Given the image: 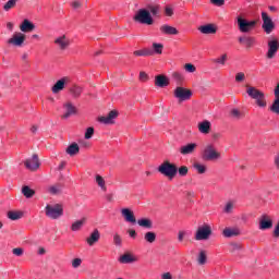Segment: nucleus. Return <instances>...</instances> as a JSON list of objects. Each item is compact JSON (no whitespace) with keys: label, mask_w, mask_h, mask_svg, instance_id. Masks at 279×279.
Here are the masks:
<instances>
[{"label":"nucleus","mask_w":279,"mask_h":279,"mask_svg":"<svg viewBox=\"0 0 279 279\" xmlns=\"http://www.w3.org/2000/svg\"><path fill=\"white\" fill-rule=\"evenodd\" d=\"M223 236L230 239L232 236H239L240 232L239 229L226 228L222 232Z\"/></svg>","instance_id":"473e14b6"},{"label":"nucleus","mask_w":279,"mask_h":279,"mask_svg":"<svg viewBox=\"0 0 279 279\" xmlns=\"http://www.w3.org/2000/svg\"><path fill=\"white\" fill-rule=\"evenodd\" d=\"M238 40L240 45H245L246 49H252V47H254V44L256 43V39L250 36H241L238 38Z\"/></svg>","instance_id":"aec40b11"},{"label":"nucleus","mask_w":279,"mask_h":279,"mask_svg":"<svg viewBox=\"0 0 279 279\" xmlns=\"http://www.w3.org/2000/svg\"><path fill=\"white\" fill-rule=\"evenodd\" d=\"M198 32L201 34H217V26L215 24H206L198 27Z\"/></svg>","instance_id":"5701e85b"},{"label":"nucleus","mask_w":279,"mask_h":279,"mask_svg":"<svg viewBox=\"0 0 279 279\" xmlns=\"http://www.w3.org/2000/svg\"><path fill=\"white\" fill-rule=\"evenodd\" d=\"M65 113L62 116V119H69V117H73V114H77V108L73 106L72 102H66L64 105Z\"/></svg>","instance_id":"4be33fe9"},{"label":"nucleus","mask_w":279,"mask_h":279,"mask_svg":"<svg viewBox=\"0 0 279 279\" xmlns=\"http://www.w3.org/2000/svg\"><path fill=\"white\" fill-rule=\"evenodd\" d=\"M221 153L215 149V146L207 145L203 151V160H219Z\"/></svg>","instance_id":"0eeeda50"},{"label":"nucleus","mask_w":279,"mask_h":279,"mask_svg":"<svg viewBox=\"0 0 279 279\" xmlns=\"http://www.w3.org/2000/svg\"><path fill=\"white\" fill-rule=\"evenodd\" d=\"M65 84H69V77H62L61 80L57 81V83L51 88L52 93L58 95L60 90H64Z\"/></svg>","instance_id":"f3484780"},{"label":"nucleus","mask_w":279,"mask_h":279,"mask_svg":"<svg viewBox=\"0 0 279 279\" xmlns=\"http://www.w3.org/2000/svg\"><path fill=\"white\" fill-rule=\"evenodd\" d=\"M230 114L233 119H241L243 117V113L239 109H232Z\"/></svg>","instance_id":"de8ad7c7"},{"label":"nucleus","mask_w":279,"mask_h":279,"mask_svg":"<svg viewBox=\"0 0 279 279\" xmlns=\"http://www.w3.org/2000/svg\"><path fill=\"white\" fill-rule=\"evenodd\" d=\"M274 228V220L267 215L262 216L259 220V230H271Z\"/></svg>","instance_id":"4468645a"},{"label":"nucleus","mask_w":279,"mask_h":279,"mask_svg":"<svg viewBox=\"0 0 279 279\" xmlns=\"http://www.w3.org/2000/svg\"><path fill=\"white\" fill-rule=\"evenodd\" d=\"M12 252H13L14 256H21L23 254V248L16 247V248H13Z\"/></svg>","instance_id":"052dcab7"},{"label":"nucleus","mask_w":279,"mask_h":279,"mask_svg":"<svg viewBox=\"0 0 279 279\" xmlns=\"http://www.w3.org/2000/svg\"><path fill=\"white\" fill-rule=\"evenodd\" d=\"M173 96L175 97V99H179V101H189V99L193 97V92L189 88L178 86L173 90Z\"/></svg>","instance_id":"423d86ee"},{"label":"nucleus","mask_w":279,"mask_h":279,"mask_svg":"<svg viewBox=\"0 0 279 279\" xmlns=\"http://www.w3.org/2000/svg\"><path fill=\"white\" fill-rule=\"evenodd\" d=\"M144 240L147 243H155L156 242V234L154 233V231H148L144 234Z\"/></svg>","instance_id":"c9c22d12"},{"label":"nucleus","mask_w":279,"mask_h":279,"mask_svg":"<svg viewBox=\"0 0 279 279\" xmlns=\"http://www.w3.org/2000/svg\"><path fill=\"white\" fill-rule=\"evenodd\" d=\"M238 21V29L241 32V34H250L254 27H256V20L247 21L243 19V16L239 15L236 17Z\"/></svg>","instance_id":"20e7f679"},{"label":"nucleus","mask_w":279,"mask_h":279,"mask_svg":"<svg viewBox=\"0 0 279 279\" xmlns=\"http://www.w3.org/2000/svg\"><path fill=\"white\" fill-rule=\"evenodd\" d=\"M275 167L279 170V153L275 156Z\"/></svg>","instance_id":"0e129e2a"},{"label":"nucleus","mask_w":279,"mask_h":279,"mask_svg":"<svg viewBox=\"0 0 279 279\" xmlns=\"http://www.w3.org/2000/svg\"><path fill=\"white\" fill-rule=\"evenodd\" d=\"M99 239H101V233H99L98 229H95L90 235L86 239V243L93 247V245H95V243L99 242Z\"/></svg>","instance_id":"6ab92c4d"},{"label":"nucleus","mask_w":279,"mask_h":279,"mask_svg":"<svg viewBox=\"0 0 279 279\" xmlns=\"http://www.w3.org/2000/svg\"><path fill=\"white\" fill-rule=\"evenodd\" d=\"M133 53L134 56H144V57L154 56V51L149 49L135 50Z\"/></svg>","instance_id":"58836bf2"},{"label":"nucleus","mask_w":279,"mask_h":279,"mask_svg":"<svg viewBox=\"0 0 279 279\" xmlns=\"http://www.w3.org/2000/svg\"><path fill=\"white\" fill-rule=\"evenodd\" d=\"M158 172L161 173V175H165V178L173 180V178L178 175V166H175V163H171L170 161H163L158 167Z\"/></svg>","instance_id":"f03ea898"},{"label":"nucleus","mask_w":279,"mask_h":279,"mask_svg":"<svg viewBox=\"0 0 279 279\" xmlns=\"http://www.w3.org/2000/svg\"><path fill=\"white\" fill-rule=\"evenodd\" d=\"M197 260H198V265H206V260H207L206 251H201L199 252Z\"/></svg>","instance_id":"49530a36"},{"label":"nucleus","mask_w":279,"mask_h":279,"mask_svg":"<svg viewBox=\"0 0 279 279\" xmlns=\"http://www.w3.org/2000/svg\"><path fill=\"white\" fill-rule=\"evenodd\" d=\"M26 169L28 171H36L40 167V160L38 159V155H33L32 158L26 159L24 162Z\"/></svg>","instance_id":"f8f14e48"},{"label":"nucleus","mask_w":279,"mask_h":279,"mask_svg":"<svg viewBox=\"0 0 279 279\" xmlns=\"http://www.w3.org/2000/svg\"><path fill=\"white\" fill-rule=\"evenodd\" d=\"M177 173H179V175L181 178H186V175H189V167L186 166H182L178 169Z\"/></svg>","instance_id":"c03bdc74"},{"label":"nucleus","mask_w":279,"mask_h":279,"mask_svg":"<svg viewBox=\"0 0 279 279\" xmlns=\"http://www.w3.org/2000/svg\"><path fill=\"white\" fill-rule=\"evenodd\" d=\"M119 262L122 263L123 265H128L130 263H136V258H134L132 254L126 253L119 258Z\"/></svg>","instance_id":"c85d7f7f"},{"label":"nucleus","mask_w":279,"mask_h":279,"mask_svg":"<svg viewBox=\"0 0 279 279\" xmlns=\"http://www.w3.org/2000/svg\"><path fill=\"white\" fill-rule=\"evenodd\" d=\"M197 149V144L190 143L186 145H183L180 147L179 151L182 156H189L190 154H193Z\"/></svg>","instance_id":"a211bd4d"},{"label":"nucleus","mask_w":279,"mask_h":279,"mask_svg":"<svg viewBox=\"0 0 279 279\" xmlns=\"http://www.w3.org/2000/svg\"><path fill=\"white\" fill-rule=\"evenodd\" d=\"M262 28L267 34H271V32L276 29V24L274 23V20L270 19L269 14H267V12H262Z\"/></svg>","instance_id":"1a4fd4ad"},{"label":"nucleus","mask_w":279,"mask_h":279,"mask_svg":"<svg viewBox=\"0 0 279 279\" xmlns=\"http://www.w3.org/2000/svg\"><path fill=\"white\" fill-rule=\"evenodd\" d=\"M54 44L58 45L59 49H61V51H65V49H69V46L71 45V40L69 38H66L65 35L58 37L54 40Z\"/></svg>","instance_id":"dca6fc26"},{"label":"nucleus","mask_w":279,"mask_h":279,"mask_svg":"<svg viewBox=\"0 0 279 279\" xmlns=\"http://www.w3.org/2000/svg\"><path fill=\"white\" fill-rule=\"evenodd\" d=\"M133 21L142 25H154V17H151V13L147 9H140L135 13Z\"/></svg>","instance_id":"7ed1b4c3"},{"label":"nucleus","mask_w":279,"mask_h":279,"mask_svg":"<svg viewBox=\"0 0 279 279\" xmlns=\"http://www.w3.org/2000/svg\"><path fill=\"white\" fill-rule=\"evenodd\" d=\"M22 193H23L24 197H26L27 199H29V198L34 197V195H36V191L32 190L27 185L22 187Z\"/></svg>","instance_id":"72a5a7b5"},{"label":"nucleus","mask_w":279,"mask_h":279,"mask_svg":"<svg viewBox=\"0 0 279 279\" xmlns=\"http://www.w3.org/2000/svg\"><path fill=\"white\" fill-rule=\"evenodd\" d=\"M84 223H86V218H82L81 220H76L75 222L72 223L71 231L72 232H78V230H82V228L84 227Z\"/></svg>","instance_id":"c756f323"},{"label":"nucleus","mask_w":279,"mask_h":279,"mask_svg":"<svg viewBox=\"0 0 279 279\" xmlns=\"http://www.w3.org/2000/svg\"><path fill=\"white\" fill-rule=\"evenodd\" d=\"M210 234H213L210 226L205 225L199 227L195 234V241H208V239H210Z\"/></svg>","instance_id":"6e6552de"},{"label":"nucleus","mask_w":279,"mask_h":279,"mask_svg":"<svg viewBox=\"0 0 279 279\" xmlns=\"http://www.w3.org/2000/svg\"><path fill=\"white\" fill-rule=\"evenodd\" d=\"M149 80V75L145 72H140V82H147Z\"/></svg>","instance_id":"4d7b16f0"},{"label":"nucleus","mask_w":279,"mask_h":279,"mask_svg":"<svg viewBox=\"0 0 279 279\" xmlns=\"http://www.w3.org/2000/svg\"><path fill=\"white\" fill-rule=\"evenodd\" d=\"M162 279H173V277L171 276V272H165L162 276H161Z\"/></svg>","instance_id":"69168bd1"},{"label":"nucleus","mask_w":279,"mask_h":279,"mask_svg":"<svg viewBox=\"0 0 279 279\" xmlns=\"http://www.w3.org/2000/svg\"><path fill=\"white\" fill-rule=\"evenodd\" d=\"M62 184L56 183L53 185L48 186V193L50 195H60V193H62Z\"/></svg>","instance_id":"bb28decb"},{"label":"nucleus","mask_w":279,"mask_h":279,"mask_svg":"<svg viewBox=\"0 0 279 279\" xmlns=\"http://www.w3.org/2000/svg\"><path fill=\"white\" fill-rule=\"evenodd\" d=\"M172 80H174L177 84H182V82H184V76L180 72H173Z\"/></svg>","instance_id":"79ce46f5"},{"label":"nucleus","mask_w":279,"mask_h":279,"mask_svg":"<svg viewBox=\"0 0 279 279\" xmlns=\"http://www.w3.org/2000/svg\"><path fill=\"white\" fill-rule=\"evenodd\" d=\"M234 208V204H232L231 202L227 203L226 207H225V213L230 214L232 213V209Z\"/></svg>","instance_id":"5fc2aeb1"},{"label":"nucleus","mask_w":279,"mask_h":279,"mask_svg":"<svg viewBox=\"0 0 279 279\" xmlns=\"http://www.w3.org/2000/svg\"><path fill=\"white\" fill-rule=\"evenodd\" d=\"M82 87L80 86H74L70 89V92L72 93L73 97L77 98L82 95Z\"/></svg>","instance_id":"a18cd8bd"},{"label":"nucleus","mask_w":279,"mask_h":279,"mask_svg":"<svg viewBox=\"0 0 279 279\" xmlns=\"http://www.w3.org/2000/svg\"><path fill=\"white\" fill-rule=\"evenodd\" d=\"M278 50H279L278 39H270L268 41V51L266 53V58H268V60H274V58H276V54L278 53Z\"/></svg>","instance_id":"9d476101"},{"label":"nucleus","mask_w":279,"mask_h":279,"mask_svg":"<svg viewBox=\"0 0 279 279\" xmlns=\"http://www.w3.org/2000/svg\"><path fill=\"white\" fill-rule=\"evenodd\" d=\"M16 3H19V0H9L3 5L4 12H10V10H12V8H16Z\"/></svg>","instance_id":"e433bc0d"},{"label":"nucleus","mask_w":279,"mask_h":279,"mask_svg":"<svg viewBox=\"0 0 279 279\" xmlns=\"http://www.w3.org/2000/svg\"><path fill=\"white\" fill-rule=\"evenodd\" d=\"M184 236H186V232L185 231H179V233H178V241L180 243H182V241H184Z\"/></svg>","instance_id":"bf43d9fd"},{"label":"nucleus","mask_w":279,"mask_h":279,"mask_svg":"<svg viewBox=\"0 0 279 279\" xmlns=\"http://www.w3.org/2000/svg\"><path fill=\"white\" fill-rule=\"evenodd\" d=\"M193 168L197 171V173H199L201 175L206 173V166L199 163V162H195L193 165Z\"/></svg>","instance_id":"a19ab883"},{"label":"nucleus","mask_w":279,"mask_h":279,"mask_svg":"<svg viewBox=\"0 0 279 279\" xmlns=\"http://www.w3.org/2000/svg\"><path fill=\"white\" fill-rule=\"evenodd\" d=\"M118 117H119V111L111 110L107 116L99 117L98 121L99 123H104L105 125H110L114 123V119H117Z\"/></svg>","instance_id":"ddd939ff"},{"label":"nucleus","mask_w":279,"mask_h":279,"mask_svg":"<svg viewBox=\"0 0 279 279\" xmlns=\"http://www.w3.org/2000/svg\"><path fill=\"white\" fill-rule=\"evenodd\" d=\"M121 215L124 217V220L128 223H136V217L134 216V211L130 208H122L121 209Z\"/></svg>","instance_id":"2eb2a0df"},{"label":"nucleus","mask_w":279,"mask_h":279,"mask_svg":"<svg viewBox=\"0 0 279 279\" xmlns=\"http://www.w3.org/2000/svg\"><path fill=\"white\" fill-rule=\"evenodd\" d=\"M210 121L205 120L201 123H198V132H201V134H210Z\"/></svg>","instance_id":"a878e982"},{"label":"nucleus","mask_w":279,"mask_h":279,"mask_svg":"<svg viewBox=\"0 0 279 279\" xmlns=\"http://www.w3.org/2000/svg\"><path fill=\"white\" fill-rule=\"evenodd\" d=\"M184 69H185V71H187V73H195V71H196L195 65H193L192 63H186L184 65Z\"/></svg>","instance_id":"3c124183"},{"label":"nucleus","mask_w":279,"mask_h":279,"mask_svg":"<svg viewBox=\"0 0 279 279\" xmlns=\"http://www.w3.org/2000/svg\"><path fill=\"white\" fill-rule=\"evenodd\" d=\"M137 225L141 228H146L147 230H151V228H153V222L149 218H142V219L137 220Z\"/></svg>","instance_id":"2f4dec72"},{"label":"nucleus","mask_w":279,"mask_h":279,"mask_svg":"<svg viewBox=\"0 0 279 279\" xmlns=\"http://www.w3.org/2000/svg\"><path fill=\"white\" fill-rule=\"evenodd\" d=\"M165 46H162V44H153V48L155 49V53H162V49Z\"/></svg>","instance_id":"8fccbe9b"},{"label":"nucleus","mask_w":279,"mask_h":279,"mask_svg":"<svg viewBox=\"0 0 279 279\" xmlns=\"http://www.w3.org/2000/svg\"><path fill=\"white\" fill-rule=\"evenodd\" d=\"M96 182H97L98 186H100V189L102 191H106V180H104V177L97 174L96 175Z\"/></svg>","instance_id":"37998d69"},{"label":"nucleus","mask_w":279,"mask_h":279,"mask_svg":"<svg viewBox=\"0 0 279 279\" xmlns=\"http://www.w3.org/2000/svg\"><path fill=\"white\" fill-rule=\"evenodd\" d=\"M165 12L167 16H173V9L171 7H166Z\"/></svg>","instance_id":"e2e57ef3"},{"label":"nucleus","mask_w":279,"mask_h":279,"mask_svg":"<svg viewBox=\"0 0 279 279\" xmlns=\"http://www.w3.org/2000/svg\"><path fill=\"white\" fill-rule=\"evenodd\" d=\"M21 32L24 34H27L28 32H34L36 29V25L34 23L29 22V20H24L22 24L20 25Z\"/></svg>","instance_id":"b1692460"},{"label":"nucleus","mask_w":279,"mask_h":279,"mask_svg":"<svg viewBox=\"0 0 279 279\" xmlns=\"http://www.w3.org/2000/svg\"><path fill=\"white\" fill-rule=\"evenodd\" d=\"M46 217L49 219H60L62 215H64V208H62V205L56 204V205H47L45 207Z\"/></svg>","instance_id":"39448f33"},{"label":"nucleus","mask_w":279,"mask_h":279,"mask_svg":"<svg viewBox=\"0 0 279 279\" xmlns=\"http://www.w3.org/2000/svg\"><path fill=\"white\" fill-rule=\"evenodd\" d=\"M246 94L251 99H254L256 105L259 108H267V100L265 99V93H263L260 89L250 86H246Z\"/></svg>","instance_id":"f257e3e1"},{"label":"nucleus","mask_w":279,"mask_h":279,"mask_svg":"<svg viewBox=\"0 0 279 279\" xmlns=\"http://www.w3.org/2000/svg\"><path fill=\"white\" fill-rule=\"evenodd\" d=\"M160 32L162 34H166L167 36H178V34H180L178 28H175L173 26H170L168 24L161 25L160 26Z\"/></svg>","instance_id":"412c9836"},{"label":"nucleus","mask_w":279,"mask_h":279,"mask_svg":"<svg viewBox=\"0 0 279 279\" xmlns=\"http://www.w3.org/2000/svg\"><path fill=\"white\" fill-rule=\"evenodd\" d=\"M113 243H114V245L121 246L122 239H121V235H119V233H116L113 235Z\"/></svg>","instance_id":"603ef678"},{"label":"nucleus","mask_w":279,"mask_h":279,"mask_svg":"<svg viewBox=\"0 0 279 279\" xmlns=\"http://www.w3.org/2000/svg\"><path fill=\"white\" fill-rule=\"evenodd\" d=\"M231 246L233 252L241 250V244H231Z\"/></svg>","instance_id":"774afa93"},{"label":"nucleus","mask_w":279,"mask_h":279,"mask_svg":"<svg viewBox=\"0 0 279 279\" xmlns=\"http://www.w3.org/2000/svg\"><path fill=\"white\" fill-rule=\"evenodd\" d=\"M65 153L69 156H77V154H80V145H77V143H72L70 146H68Z\"/></svg>","instance_id":"cd10ccee"},{"label":"nucleus","mask_w":279,"mask_h":279,"mask_svg":"<svg viewBox=\"0 0 279 279\" xmlns=\"http://www.w3.org/2000/svg\"><path fill=\"white\" fill-rule=\"evenodd\" d=\"M150 12V16H160V5L159 4H148L147 9Z\"/></svg>","instance_id":"7c9ffc66"},{"label":"nucleus","mask_w":279,"mask_h":279,"mask_svg":"<svg viewBox=\"0 0 279 279\" xmlns=\"http://www.w3.org/2000/svg\"><path fill=\"white\" fill-rule=\"evenodd\" d=\"M8 218L11 219V221H16L23 217V213L21 211H8L7 214Z\"/></svg>","instance_id":"f704fd0d"},{"label":"nucleus","mask_w":279,"mask_h":279,"mask_svg":"<svg viewBox=\"0 0 279 279\" xmlns=\"http://www.w3.org/2000/svg\"><path fill=\"white\" fill-rule=\"evenodd\" d=\"M155 85L159 88H165V86H169V78L165 75H157L155 77Z\"/></svg>","instance_id":"393cba45"},{"label":"nucleus","mask_w":279,"mask_h":279,"mask_svg":"<svg viewBox=\"0 0 279 279\" xmlns=\"http://www.w3.org/2000/svg\"><path fill=\"white\" fill-rule=\"evenodd\" d=\"M210 3H213V5H217L218 8H221V5L226 4V0H210Z\"/></svg>","instance_id":"864d4df0"},{"label":"nucleus","mask_w":279,"mask_h":279,"mask_svg":"<svg viewBox=\"0 0 279 279\" xmlns=\"http://www.w3.org/2000/svg\"><path fill=\"white\" fill-rule=\"evenodd\" d=\"M270 112L275 114H279V98H275L272 105L269 108Z\"/></svg>","instance_id":"ea45409f"},{"label":"nucleus","mask_w":279,"mask_h":279,"mask_svg":"<svg viewBox=\"0 0 279 279\" xmlns=\"http://www.w3.org/2000/svg\"><path fill=\"white\" fill-rule=\"evenodd\" d=\"M275 98L279 99V83L277 84V86L275 87Z\"/></svg>","instance_id":"338daca9"},{"label":"nucleus","mask_w":279,"mask_h":279,"mask_svg":"<svg viewBox=\"0 0 279 279\" xmlns=\"http://www.w3.org/2000/svg\"><path fill=\"white\" fill-rule=\"evenodd\" d=\"M243 80H245V73L239 72V73L235 75V82H243Z\"/></svg>","instance_id":"13d9d810"},{"label":"nucleus","mask_w":279,"mask_h":279,"mask_svg":"<svg viewBox=\"0 0 279 279\" xmlns=\"http://www.w3.org/2000/svg\"><path fill=\"white\" fill-rule=\"evenodd\" d=\"M72 8L74 10H80V8H82V2L75 0L74 2H72Z\"/></svg>","instance_id":"680f3d73"},{"label":"nucleus","mask_w":279,"mask_h":279,"mask_svg":"<svg viewBox=\"0 0 279 279\" xmlns=\"http://www.w3.org/2000/svg\"><path fill=\"white\" fill-rule=\"evenodd\" d=\"M228 60V54L223 53L221 57L217 58V59H213V62L215 64H221L222 66L226 65V62Z\"/></svg>","instance_id":"4c0bfd02"},{"label":"nucleus","mask_w":279,"mask_h":279,"mask_svg":"<svg viewBox=\"0 0 279 279\" xmlns=\"http://www.w3.org/2000/svg\"><path fill=\"white\" fill-rule=\"evenodd\" d=\"M25 34L23 33H15L13 36L8 40L9 45H13V47H22L25 43Z\"/></svg>","instance_id":"9b49d317"},{"label":"nucleus","mask_w":279,"mask_h":279,"mask_svg":"<svg viewBox=\"0 0 279 279\" xmlns=\"http://www.w3.org/2000/svg\"><path fill=\"white\" fill-rule=\"evenodd\" d=\"M93 134H95V129L89 126L87 128L86 132H85V138L88 141L90 138H93Z\"/></svg>","instance_id":"09e8293b"},{"label":"nucleus","mask_w":279,"mask_h":279,"mask_svg":"<svg viewBox=\"0 0 279 279\" xmlns=\"http://www.w3.org/2000/svg\"><path fill=\"white\" fill-rule=\"evenodd\" d=\"M80 265H82V258H74L72 260V267H74V269H77V267H80Z\"/></svg>","instance_id":"6e6d98bb"}]
</instances>
